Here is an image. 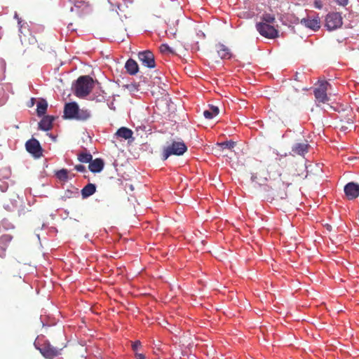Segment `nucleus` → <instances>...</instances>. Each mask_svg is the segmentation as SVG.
Here are the masks:
<instances>
[{
  "mask_svg": "<svg viewBox=\"0 0 359 359\" xmlns=\"http://www.w3.org/2000/svg\"><path fill=\"white\" fill-rule=\"evenodd\" d=\"M286 184L281 180L276 182L271 180L269 184L264 185L263 190L266 192V198L271 200L283 199L287 197Z\"/></svg>",
  "mask_w": 359,
  "mask_h": 359,
  "instance_id": "f257e3e1",
  "label": "nucleus"
},
{
  "mask_svg": "<svg viewBox=\"0 0 359 359\" xmlns=\"http://www.w3.org/2000/svg\"><path fill=\"white\" fill-rule=\"evenodd\" d=\"M94 86V81L90 76H81L76 80L74 86V95L80 98L90 94Z\"/></svg>",
  "mask_w": 359,
  "mask_h": 359,
  "instance_id": "f03ea898",
  "label": "nucleus"
},
{
  "mask_svg": "<svg viewBox=\"0 0 359 359\" xmlns=\"http://www.w3.org/2000/svg\"><path fill=\"white\" fill-rule=\"evenodd\" d=\"M187 147L182 141H174L168 143L162 151L161 158L163 161L168 159L171 155L181 156L185 153Z\"/></svg>",
  "mask_w": 359,
  "mask_h": 359,
  "instance_id": "7ed1b4c3",
  "label": "nucleus"
},
{
  "mask_svg": "<svg viewBox=\"0 0 359 359\" xmlns=\"http://www.w3.org/2000/svg\"><path fill=\"white\" fill-rule=\"evenodd\" d=\"M36 348L40 351L41 355L48 359H52L60 354L62 348L54 347L50 343L46 340L42 343L39 341L35 344Z\"/></svg>",
  "mask_w": 359,
  "mask_h": 359,
  "instance_id": "20e7f679",
  "label": "nucleus"
},
{
  "mask_svg": "<svg viewBox=\"0 0 359 359\" xmlns=\"http://www.w3.org/2000/svg\"><path fill=\"white\" fill-rule=\"evenodd\" d=\"M256 29L261 36L266 39H274L279 36L278 30L273 24L257 23Z\"/></svg>",
  "mask_w": 359,
  "mask_h": 359,
  "instance_id": "39448f33",
  "label": "nucleus"
},
{
  "mask_svg": "<svg viewBox=\"0 0 359 359\" xmlns=\"http://www.w3.org/2000/svg\"><path fill=\"white\" fill-rule=\"evenodd\" d=\"M25 148L34 158H39L43 156V149L39 142L35 138L27 140L25 143Z\"/></svg>",
  "mask_w": 359,
  "mask_h": 359,
  "instance_id": "423d86ee",
  "label": "nucleus"
},
{
  "mask_svg": "<svg viewBox=\"0 0 359 359\" xmlns=\"http://www.w3.org/2000/svg\"><path fill=\"white\" fill-rule=\"evenodd\" d=\"M342 25V18L339 13H331L325 18V26L330 31L336 29Z\"/></svg>",
  "mask_w": 359,
  "mask_h": 359,
  "instance_id": "0eeeda50",
  "label": "nucleus"
},
{
  "mask_svg": "<svg viewBox=\"0 0 359 359\" xmlns=\"http://www.w3.org/2000/svg\"><path fill=\"white\" fill-rule=\"evenodd\" d=\"M328 86H330V83L327 81H322L319 86L314 89L313 93L316 100L318 103H326L329 101V97L327 95Z\"/></svg>",
  "mask_w": 359,
  "mask_h": 359,
  "instance_id": "6e6552de",
  "label": "nucleus"
},
{
  "mask_svg": "<svg viewBox=\"0 0 359 359\" xmlns=\"http://www.w3.org/2000/svg\"><path fill=\"white\" fill-rule=\"evenodd\" d=\"M138 60L142 65L148 68H154L156 66L154 55L150 50H144L138 53Z\"/></svg>",
  "mask_w": 359,
  "mask_h": 359,
  "instance_id": "1a4fd4ad",
  "label": "nucleus"
},
{
  "mask_svg": "<svg viewBox=\"0 0 359 359\" xmlns=\"http://www.w3.org/2000/svg\"><path fill=\"white\" fill-rule=\"evenodd\" d=\"M345 195L348 200L355 199L359 196V184L355 182H348L344 189Z\"/></svg>",
  "mask_w": 359,
  "mask_h": 359,
  "instance_id": "9d476101",
  "label": "nucleus"
},
{
  "mask_svg": "<svg viewBox=\"0 0 359 359\" xmlns=\"http://www.w3.org/2000/svg\"><path fill=\"white\" fill-rule=\"evenodd\" d=\"M78 107L79 105L74 102L65 104L64 107V118L75 119L78 113Z\"/></svg>",
  "mask_w": 359,
  "mask_h": 359,
  "instance_id": "9b49d317",
  "label": "nucleus"
},
{
  "mask_svg": "<svg viewBox=\"0 0 359 359\" xmlns=\"http://www.w3.org/2000/svg\"><path fill=\"white\" fill-rule=\"evenodd\" d=\"M12 240L13 236L11 234H3L0 236V258L6 257V250Z\"/></svg>",
  "mask_w": 359,
  "mask_h": 359,
  "instance_id": "f8f14e48",
  "label": "nucleus"
},
{
  "mask_svg": "<svg viewBox=\"0 0 359 359\" xmlns=\"http://www.w3.org/2000/svg\"><path fill=\"white\" fill-rule=\"evenodd\" d=\"M300 22L305 27L314 31L318 30L320 27V19L318 17L314 18H311L310 17L304 18L301 19Z\"/></svg>",
  "mask_w": 359,
  "mask_h": 359,
  "instance_id": "ddd939ff",
  "label": "nucleus"
},
{
  "mask_svg": "<svg viewBox=\"0 0 359 359\" xmlns=\"http://www.w3.org/2000/svg\"><path fill=\"white\" fill-rule=\"evenodd\" d=\"M309 144L307 141L303 142H297L294 144L292 148V151L297 155L304 156L309 151Z\"/></svg>",
  "mask_w": 359,
  "mask_h": 359,
  "instance_id": "4468645a",
  "label": "nucleus"
},
{
  "mask_svg": "<svg viewBox=\"0 0 359 359\" xmlns=\"http://www.w3.org/2000/svg\"><path fill=\"white\" fill-rule=\"evenodd\" d=\"M55 117L53 116H45L39 123V128L42 130L48 131L52 128L53 122Z\"/></svg>",
  "mask_w": 359,
  "mask_h": 359,
  "instance_id": "2eb2a0df",
  "label": "nucleus"
},
{
  "mask_svg": "<svg viewBox=\"0 0 359 359\" xmlns=\"http://www.w3.org/2000/svg\"><path fill=\"white\" fill-rule=\"evenodd\" d=\"M236 145V142L233 141H226L223 142H218L213 147V150L218 154H221V153L226 149H231Z\"/></svg>",
  "mask_w": 359,
  "mask_h": 359,
  "instance_id": "dca6fc26",
  "label": "nucleus"
},
{
  "mask_svg": "<svg viewBox=\"0 0 359 359\" xmlns=\"http://www.w3.org/2000/svg\"><path fill=\"white\" fill-rule=\"evenodd\" d=\"M104 165V163L103 160L97 158L95 160H91L88 165V168L92 172H100L102 170Z\"/></svg>",
  "mask_w": 359,
  "mask_h": 359,
  "instance_id": "f3484780",
  "label": "nucleus"
},
{
  "mask_svg": "<svg viewBox=\"0 0 359 359\" xmlns=\"http://www.w3.org/2000/svg\"><path fill=\"white\" fill-rule=\"evenodd\" d=\"M218 56L221 59H229L231 57L230 50L223 44H217L216 46Z\"/></svg>",
  "mask_w": 359,
  "mask_h": 359,
  "instance_id": "a211bd4d",
  "label": "nucleus"
},
{
  "mask_svg": "<svg viewBox=\"0 0 359 359\" xmlns=\"http://www.w3.org/2000/svg\"><path fill=\"white\" fill-rule=\"evenodd\" d=\"M133 131L126 127L120 128L116 133L115 135L117 138H121L124 140H128L133 136Z\"/></svg>",
  "mask_w": 359,
  "mask_h": 359,
  "instance_id": "6ab92c4d",
  "label": "nucleus"
},
{
  "mask_svg": "<svg viewBox=\"0 0 359 359\" xmlns=\"http://www.w3.org/2000/svg\"><path fill=\"white\" fill-rule=\"evenodd\" d=\"M127 72L130 75H135L139 69L137 63L133 59L127 60L125 65Z\"/></svg>",
  "mask_w": 359,
  "mask_h": 359,
  "instance_id": "aec40b11",
  "label": "nucleus"
},
{
  "mask_svg": "<svg viewBox=\"0 0 359 359\" xmlns=\"http://www.w3.org/2000/svg\"><path fill=\"white\" fill-rule=\"evenodd\" d=\"M96 191V187L94 184L89 183L81 189V195L83 198L93 195Z\"/></svg>",
  "mask_w": 359,
  "mask_h": 359,
  "instance_id": "412c9836",
  "label": "nucleus"
},
{
  "mask_svg": "<svg viewBox=\"0 0 359 359\" xmlns=\"http://www.w3.org/2000/svg\"><path fill=\"white\" fill-rule=\"evenodd\" d=\"M219 112L217 107L214 105H209V109L203 111L204 116L208 119H212L216 116Z\"/></svg>",
  "mask_w": 359,
  "mask_h": 359,
  "instance_id": "4be33fe9",
  "label": "nucleus"
},
{
  "mask_svg": "<svg viewBox=\"0 0 359 359\" xmlns=\"http://www.w3.org/2000/svg\"><path fill=\"white\" fill-rule=\"evenodd\" d=\"M261 21L258 23L274 24L276 22V18L273 14L264 13L260 17Z\"/></svg>",
  "mask_w": 359,
  "mask_h": 359,
  "instance_id": "5701e85b",
  "label": "nucleus"
},
{
  "mask_svg": "<svg viewBox=\"0 0 359 359\" xmlns=\"http://www.w3.org/2000/svg\"><path fill=\"white\" fill-rule=\"evenodd\" d=\"M90 117V112L88 109H79L78 107V113L76 114V120L86 121Z\"/></svg>",
  "mask_w": 359,
  "mask_h": 359,
  "instance_id": "b1692460",
  "label": "nucleus"
},
{
  "mask_svg": "<svg viewBox=\"0 0 359 359\" xmlns=\"http://www.w3.org/2000/svg\"><path fill=\"white\" fill-rule=\"evenodd\" d=\"M48 103L45 100H41L37 103V115L41 116L46 112Z\"/></svg>",
  "mask_w": 359,
  "mask_h": 359,
  "instance_id": "393cba45",
  "label": "nucleus"
},
{
  "mask_svg": "<svg viewBox=\"0 0 359 359\" xmlns=\"http://www.w3.org/2000/svg\"><path fill=\"white\" fill-rule=\"evenodd\" d=\"M55 175L58 180L62 182L68 180V170L67 169H61L55 172Z\"/></svg>",
  "mask_w": 359,
  "mask_h": 359,
  "instance_id": "a878e982",
  "label": "nucleus"
},
{
  "mask_svg": "<svg viewBox=\"0 0 359 359\" xmlns=\"http://www.w3.org/2000/svg\"><path fill=\"white\" fill-rule=\"evenodd\" d=\"M92 159H93V156L90 153L83 152V153H80L78 155V160L81 163H90V162L91 161Z\"/></svg>",
  "mask_w": 359,
  "mask_h": 359,
  "instance_id": "bb28decb",
  "label": "nucleus"
},
{
  "mask_svg": "<svg viewBox=\"0 0 359 359\" xmlns=\"http://www.w3.org/2000/svg\"><path fill=\"white\" fill-rule=\"evenodd\" d=\"M159 50L163 54L174 53V51L170 48V47L165 43L161 44L159 47Z\"/></svg>",
  "mask_w": 359,
  "mask_h": 359,
  "instance_id": "cd10ccee",
  "label": "nucleus"
},
{
  "mask_svg": "<svg viewBox=\"0 0 359 359\" xmlns=\"http://www.w3.org/2000/svg\"><path fill=\"white\" fill-rule=\"evenodd\" d=\"M78 191L76 189L75 191L67 190L62 196L63 198H70L72 197H75L78 196Z\"/></svg>",
  "mask_w": 359,
  "mask_h": 359,
  "instance_id": "c85d7f7f",
  "label": "nucleus"
},
{
  "mask_svg": "<svg viewBox=\"0 0 359 359\" xmlns=\"http://www.w3.org/2000/svg\"><path fill=\"white\" fill-rule=\"evenodd\" d=\"M74 169L78 172H84L86 171V167L83 165H76L74 166Z\"/></svg>",
  "mask_w": 359,
  "mask_h": 359,
  "instance_id": "c756f323",
  "label": "nucleus"
},
{
  "mask_svg": "<svg viewBox=\"0 0 359 359\" xmlns=\"http://www.w3.org/2000/svg\"><path fill=\"white\" fill-rule=\"evenodd\" d=\"M251 180H252V183H255V184H257L259 186L263 185L261 182H258L257 180V177L256 175H252V177H251ZM254 187H255V185H254Z\"/></svg>",
  "mask_w": 359,
  "mask_h": 359,
  "instance_id": "7c9ffc66",
  "label": "nucleus"
},
{
  "mask_svg": "<svg viewBox=\"0 0 359 359\" xmlns=\"http://www.w3.org/2000/svg\"><path fill=\"white\" fill-rule=\"evenodd\" d=\"M140 346H141V342L140 341H135L132 345L134 351H136Z\"/></svg>",
  "mask_w": 359,
  "mask_h": 359,
  "instance_id": "2f4dec72",
  "label": "nucleus"
},
{
  "mask_svg": "<svg viewBox=\"0 0 359 359\" xmlns=\"http://www.w3.org/2000/svg\"><path fill=\"white\" fill-rule=\"evenodd\" d=\"M340 6H346L348 4V0H336Z\"/></svg>",
  "mask_w": 359,
  "mask_h": 359,
  "instance_id": "473e14b6",
  "label": "nucleus"
},
{
  "mask_svg": "<svg viewBox=\"0 0 359 359\" xmlns=\"http://www.w3.org/2000/svg\"><path fill=\"white\" fill-rule=\"evenodd\" d=\"M135 358L137 359H145V355L143 353H135Z\"/></svg>",
  "mask_w": 359,
  "mask_h": 359,
  "instance_id": "72a5a7b5",
  "label": "nucleus"
},
{
  "mask_svg": "<svg viewBox=\"0 0 359 359\" xmlns=\"http://www.w3.org/2000/svg\"><path fill=\"white\" fill-rule=\"evenodd\" d=\"M315 6L318 8H321L323 7L322 3L320 0L315 1Z\"/></svg>",
  "mask_w": 359,
  "mask_h": 359,
  "instance_id": "f704fd0d",
  "label": "nucleus"
},
{
  "mask_svg": "<svg viewBox=\"0 0 359 359\" xmlns=\"http://www.w3.org/2000/svg\"><path fill=\"white\" fill-rule=\"evenodd\" d=\"M18 25H19V31L22 34V27H23V25L22 24V20H18Z\"/></svg>",
  "mask_w": 359,
  "mask_h": 359,
  "instance_id": "c9c22d12",
  "label": "nucleus"
},
{
  "mask_svg": "<svg viewBox=\"0 0 359 359\" xmlns=\"http://www.w3.org/2000/svg\"><path fill=\"white\" fill-rule=\"evenodd\" d=\"M0 65L4 69H5L6 63L4 60L0 59Z\"/></svg>",
  "mask_w": 359,
  "mask_h": 359,
  "instance_id": "e433bc0d",
  "label": "nucleus"
},
{
  "mask_svg": "<svg viewBox=\"0 0 359 359\" xmlns=\"http://www.w3.org/2000/svg\"><path fill=\"white\" fill-rule=\"evenodd\" d=\"M114 4L116 5L117 8L118 9H120V6H121L120 4H118V3H114Z\"/></svg>",
  "mask_w": 359,
  "mask_h": 359,
  "instance_id": "4c0bfd02",
  "label": "nucleus"
}]
</instances>
